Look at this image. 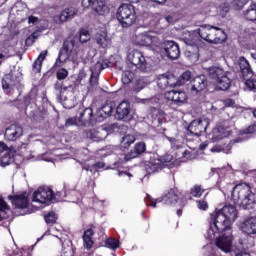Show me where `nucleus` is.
<instances>
[{
	"label": "nucleus",
	"instance_id": "48",
	"mask_svg": "<svg viewBox=\"0 0 256 256\" xmlns=\"http://www.w3.org/2000/svg\"><path fill=\"white\" fill-rule=\"evenodd\" d=\"M196 203L200 211H207V209H209V204L205 200H198Z\"/></svg>",
	"mask_w": 256,
	"mask_h": 256
},
{
	"label": "nucleus",
	"instance_id": "25",
	"mask_svg": "<svg viewBox=\"0 0 256 256\" xmlns=\"http://www.w3.org/2000/svg\"><path fill=\"white\" fill-rule=\"evenodd\" d=\"M109 132L105 128H98L97 130H90L86 133V137L91 141H103L107 138Z\"/></svg>",
	"mask_w": 256,
	"mask_h": 256
},
{
	"label": "nucleus",
	"instance_id": "41",
	"mask_svg": "<svg viewBox=\"0 0 256 256\" xmlns=\"http://www.w3.org/2000/svg\"><path fill=\"white\" fill-rule=\"evenodd\" d=\"M106 247H108V249H119V240L114 239V238H108L106 240Z\"/></svg>",
	"mask_w": 256,
	"mask_h": 256
},
{
	"label": "nucleus",
	"instance_id": "57",
	"mask_svg": "<svg viewBox=\"0 0 256 256\" xmlns=\"http://www.w3.org/2000/svg\"><path fill=\"white\" fill-rule=\"evenodd\" d=\"M98 75H93L91 74V78H90V85H92V87H95V85H97L98 83V78H97Z\"/></svg>",
	"mask_w": 256,
	"mask_h": 256
},
{
	"label": "nucleus",
	"instance_id": "49",
	"mask_svg": "<svg viewBox=\"0 0 256 256\" xmlns=\"http://www.w3.org/2000/svg\"><path fill=\"white\" fill-rule=\"evenodd\" d=\"M46 223H55L57 221V216L55 215V212H50L45 216Z\"/></svg>",
	"mask_w": 256,
	"mask_h": 256
},
{
	"label": "nucleus",
	"instance_id": "54",
	"mask_svg": "<svg viewBox=\"0 0 256 256\" xmlns=\"http://www.w3.org/2000/svg\"><path fill=\"white\" fill-rule=\"evenodd\" d=\"M181 79L183 81V83H187V81H190L191 79V72L190 71H186L181 75Z\"/></svg>",
	"mask_w": 256,
	"mask_h": 256
},
{
	"label": "nucleus",
	"instance_id": "50",
	"mask_svg": "<svg viewBox=\"0 0 256 256\" xmlns=\"http://www.w3.org/2000/svg\"><path fill=\"white\" fill-rule=\"evenodd\" d=\"M153 115H160L157 118H154V121H157L158 125H161L163 123V115L164 113L161 110H154Z\"/></svg>",
	"mask_w": 256,
	"mask_h": 256
},
{
	"label": "nucleus",
	"instance_id": "63",
	"mask_svg": "<svg viewBox=\"0 0 256 256\" xmlns=\"http://www.w3.org/2000/svg\"><path fill=\"white\" fill-rule=\"evenodd\" d=\"M37 21H39V18H37L35 16H30L28 18V23H37Z\"/></svg>",
	"mask_w": 256,
	"mask_h": 256
},
{
	"label": "nucleus",
	"instance_id": "1",
	"mask_svg": "<svg viewBox=\"0 0 256 256\" xmlns=\"http://www.w3.org/2000/svg\"><path fill=\"white\" fill-rule=\"evenodd\" d=\"M237 208L233 205H225L221 209H216L210 217L209 237L215 239L219 233L229 231L233 227V223L237 221Z\"/></svg>",
	"mask_w": 256,
	"mask_h": 256
},
{
	"label": "nucleus",
	"instance_id": "19",
	"mask_svg": "<svg viewBox=\"0 0 256 256\" xmlns=\"http://www.w3.org/2000/svg\"><path fill=\"white\" fill-rule=\"evenodd\" d=\"M164 51L169 59H179L181 51L179 50V45L173 41L164 42Z\"/></svg>",
	"mask_w": 256,
	"mask_h": 256
},
{
	"label": "nucleus",
	"instance_id": "13",
	"mask_svg": "<svg viewBox=\"0 0 256 256\" xmlns=\"http://www.w3.org/2000/svg\"><path fill=\"white\" fill-rule=\"evenodd\" d=\"M84 9H92L97 15H108L109 7L105 4V0H82Z\"/></svg>",
	"mask_w": 256,
	"mask_h": 256
},
{
	"label": "nucleus",
	"instance_id": "35",
	"mask_svg": "<svg viewBox=\"0 0 256 256\" xmlns=\"http://www.w3.org/2000/svg\"><path fill=\"white\" fill-rule=\"evenodd\" d=\"M47 57V51H42L38 58L35 60L33 64V69L35 73H41V66L43 65V60Z\"/></svg>",
	"mask_w": 256,
	"mask_h": 256
},
{
	"label": "nucleus",
	"instance_id": "11",
	"mask_svg": "<svg viewBox=\"0 0 256 256\" xmlns=\"http://www.w3.org/2000/svg\"><path fill=\"white\" fill-rule=\"evenodd\" d=\"M210 123L211 119H209L206 116H202L201 118L193 120L188 126L189 135L200 137V135H203V133L207 131V128L209 127Z\"/></svg>",
	"mask_w": 256,
	"mask_h": 256
},
{
	"label": "nucleus",
	"instance_id": "14",
	"mask_svg": "<svg viewBox=\"0 0 256 256\" xmlns=\"http://www.w3.org/2000/svg\"><path fill=\"white\" fill-rule=\"evenodd\" d=\"M164 99L166 102L172 104V105H178V107H181V105H185L187 103V93L183 91H167L164 93Z\"/></svg>",
	"mask_w": 256,
	"mask_h": 256
},
{
	"label": "nucleus",
	"instance_id": "60",
	"mask_svg": "<svg viewBox=\"0 0 256 256\" xmlns=\"http://www.w3.org/2000/svg\"><path fill=\"white\" fill-rule=\"evenodd\" d=\"M223 147L217 145V146H214L213 148H211V152L212 153H221V151H223Z\"/></svg>",
	"mask_w": 256,
	"mask_h": 256
},
{
	"label": "nucleus",
	"instance_id": "42",
	"mask_svg": "<svg viewBox=\"0 0 256 256\" xmlns=\"http://www.w3.org/2000/svg\"><path fill=\"white\" fill-rule=\"evenodd\" d=\"M244 84L249 91H253V89H256V76L251 79L246 78Z\"/></svg>",
	"mask_w": 256,
	"mask_h": 256
},
{
	"label": "nucleus",
	"instance_id": "23",
	"mask_svg": "<svg viewBox=\"0 0 256 256\" xmlns=\"http://www.w3.org/2000/svg\"><path fill=\"white\" fill-rule=\"evenodd\" d=\"M74 17H77V10L74 7L65 8L59 16L54 17V21L56 23H67L69 19H73Z\"/></svg>",
	"mask_w": 256,
	"mask_h": 256
},
{
	"label": "nucleus",
	"instance_id": "59",
	"mask_svg": "<svg viewBox=\"0 0 256 256\" xmlns=\"http://www.w3.org/2000/svg\"><path fill=\"white\" fill-rule=\"evenodd\" d=\"M144 103H146L147 105H151L153 103H159V99L158 98L145 99Z\"/></svg>",
	"mask_w": 256,
	"mask_h": 256
},
{
	"label": "nucleus",
	"instance_id": "7",
	"mask_svg": "<svg viewBox=\"0 0 256 256\" xmlns=\"http://www.w3.org/2000/svg\"><path fill=\"white\" fill-rule=\"evenodd\" d=\"M206 239L209 241H215L216 247L224 253H231V251H233V231L231 229L219 232L218 236L210 238L208 228Z\"/></svg>",
	"mask_w": 256,
	"mask_h": 256
},
{
	"label": "nucleus",
	"instance_id": "38",
	"mask_svg": "<svg viewBox=\"0 0 256 256\" xmlns=\"http://www.w3.org/2000/svg\"><path fill=\"white\" fill-rule=\"evenodd\" d=\"M79 39H80V43H87V41H90L91 34L89 33V30L82 28L79 31Z\"/></svg>",
	"mask_w": 256,
	"mask_h": 256
},
{
	"label": "nucleus",
	"instance_id": "43",
	"mask_svg": "<svg viewBox=\"0 0 256 256\" xmlns=\"http://www.w3.org/2000/svg\"><path fill=\"white\" fill-rule=\"evenodd\" d=\"M103 69H105L103 64L101 62H97L94 66L91 67V73L92 75H99Z\"/></svg>",
	"mask_w": 256,
	"mask_h": 256
},
{
	"label": "nucleus",
	"instance_id": "8",
	"mask_svg": "<svg viewBox=\"0 0 256 256\" xmlns=\"http://www.w3.org/2000/svg\"><path fill=\"white\" fill-rule=\"evenodd\" d=\"M132 41L134 45L140 47H150L154 51H157L161 47V39H159L153 32L139 33L133 36Z\"/></svg>",
	"mask_w": 256,
	"mask_h": 256
},
{
	"label": "nucleus",
	"instance_id": "15",
	"mask_svg": "<svg viewBox=\"0 0 256 256\" xmlns=\"http://www.w3.org/2000/svg\"><path fill=\"white\" fill-rule=\"evenodd\" d=\"M127 59L129 63H131L138 69H141L142 71H145L147 69V60L145 59L143 52L139 50H132L128 53Z\"/></svg>",
	"mask_w": 256,
	"mask_h": 256
},
{
	"label": "nucleus",
	"instance_id": "9",
	"mask_svg": "<svg viewBox=\"0 0 256 256\" xmlns=\"http://www.w3.org/2000/svg\"><path fill=\"white\" fill-rule=\"evenodd\" d=\"M55 89L59 91V99L65 109H73V107H75V102L73 101L75 87H73V85L63 86V83L58 81L55 84Z\"/></svg>",
	"mask_w": 256,
	"mask_h": 256
},
{
	"label": "nucleus",
	"instance_id": "45",
	"mask_svg": "<svg viewBox=\"0 0 256 256\" xmlns=\"http://www.w3.org/2000/svg\"><path fill=\"white\" fill-rule=\"evenodd\" d=\"M73 125H81V122H79V118L71 117L66 120L65 127H71Z\"/></svg>",
	"mask_w": 256,
	"mask_h": 256
},
{
	"label": "nucleus",
	"instance_id": "55",
	"mask_svg": "<svg viewBox=\"0 0 256 256\" xmlns=\"http://www.w3.org/2000/svg\"><path fill=\"white\" fill-rule=\"evenodd\" d=\"M0 211H4V212L9 211V205H7V203H5V201L1 197H0Z\"/></svg>",
	"mask_w": 256,
	"mask_h": 256
},
{
	"label": "nucleus",
	"instance_id": "34",
	"mask_svg": "<svg viewBox=\"0 0 256 256\" xmlns=\"http://www.w3.org/2000/svg\"><path fill=\"white\" fill-rule=\"evenodd\" d=\"M135 143V136L133 134H126L121 139V147L129 149Z\"/></svg>",
	"mask_w": 256,
	"mask_h": 256
},
{
	"label": "nucleus",
	"instance_id": "10",
	"mask_svg": "<svg viewBox=\"0 0 256 256\" xmlns=\"http://www.w3.org/2000/svg\"><path fill=\"white\" fill-rule=\"evenodd\" d=\"M32 201L41 205H49V203L55 201V192L49 187H39L34 191Z\"/></svg>",
	"mask_w": 256,
	"mask_h": 256
},
{
	"label": "nucleus",
	"instance_id": "31",
	"mask_svg": "<svg viewBox=\"0 0 256 256\" xmlns=\"http://www.w3.org/2000/svg\"><path fill=\"white\" fill-rule=\"evenodd\" d=\"M15 149H10L8 152L4 154V156L1 159V167H7V165H11L13 163V159L16 155Z\"/></svg>",
	"mask_w": 256,
	"mask_h": 256
},
{
	"label": "nucleus",
	"instance_id": "32",
	"mask_svg": "<svg viewBox=\"0 0 256 256\" xmlns=\"http://www.w3.org/2000/svg\"><path fill=\"white\" fill-rule=\"evenodd\" d=\"M95 232H93V229H87L85 232H84V235H83V241H84V247L86 249H91V247H93V235H94Z\"/></svg>",
	"mask_w": 256,
	"mask_h": 256
},
{
	"label": "nucleus",
	"instance_id": "20",
	"mask_svg": "<svg viewBox=\"0 0 256 256\" xmlns=\"http://www.w3.org/2000/svg\"><path fill=\"white\" fill-rule=\"evenodd\" d=\"M165 167V162L159 156H154L150 159V161L146 164V171L147 173H157L161 171Z\"/></svg>",
	"mask_w": 256,
	"mask_h": 256
},
{
	"label": "nucleus",
	"instance_id": "44",
	"mask_svg": "<svg viewBox=\"0 0 256 256\" xmlns=\"http://www.w3.org/2000/svg\"><path fill=\"white\" fill-rule=\"evenodd\" d=\"M68 75H69V71H67V69L65 68H62L57 72V79L59 81H63V79H67Z\"/></svg>",
	"mask_w": 256,
	"mask_h": 256
},
{
	"label": "nucleus",
	"instance_id": "40",
	"mask_svg": "<svg viewBox=\"0 0 256 256\" xmlns=\"http://www.w3.org/2000/svg\"><path fill=\"white\" fill-rule=\"evenodd\" d=\"M145 87H147V81H145V79H140L135 82L133 91H136V93H139V91H141L142 89H145Z\"/></svg>",
	"mask_w": 256,
	"mask_h": 256
},
{
	"label": "nucleus",
	"instance_id": "53",
	"mask_svg": "<svg viewBox=\"0 0 256 256\" xmlns=\"http://www.w3.org/2000/svg\"><path fill=\"white\" fill-rule=\"evenodd\" d=\"M15 149L13 147H8L4 142H0V153H9V150Z\"/></svg>",
	"mask_w": 256,
	"mask_h": 256
},
{
	"label": "nucleus",
	"instance_id": "52",
	"mask_svg": "<svg viewBox=\"0 0 256 256\" xmlns=\"http://www.w3.org/2000/svg\"><path fill=\"white\" fill-rule=\"evenodd\" d=\"M39 38V32H34L26 39L27 44L35 43V39Z\"/></svg>",
	"mask_w": 256,
	"mask_h": 256
},
{
	"label": "nucleus",
	"instance_id": "28",
	"mask_svg": "<svg viewBox=\"0 0 256 256\" xmlns=\"http://www.w3.org/2000/svg\"><path fill=\"white\" fill-rule=\"evenodd\" d=\"M239 65L242 72V77L245 79H248V77H251L253 75V71L251 70V65L249 64V61L245 59V57L239 58Z\"/></svg>",
	"mask_w": 256,
	"mask_h": 256
},
{
	"label": "nucleus",
	"instance_id": "21",
	"mask_svg": "<svg viewBox=\"0 0 256 256\" xmlns=\"http://www.w3.org/2000/svg\"><path fill=\"white\" fill-rule=\"evenodd\" d=\"M130 114L131 104L127 101L120 102L116 108V119L120 121L123 119H129Z\"/></svg>",
	"mask_w": 256,
	"mask_h": 256
},
{
	"label": "nucleus",
	"instance_id": "46",
	"mask_svg": "<svg viewBox=\"0 0 256 256\" xmlns=\"http://www.w3.org/2000/svg\"><path fill=\"white\" fill-rule=\"evenodd\" d=\"M247 3H249V0H234L233 5L235 9H243Z\"/></svg>",
	"mask_w": 256,
	"mask_h": 256
},
{
	"label": "nucleus",
	"instance_id": "47",
	"mask_svg": "<svg viewBox=\"0 0 256 256\" xmlns=\"http://www.w3.org/2000/svg\"><path fill=\"white\" fill-rule=\"evenodd\" d=\"M203 188L201 186H194L191 190V193L194 197H201L203 195Z\"/></svg>",
	"mask_w": 256,
	"mask_h": 256
},
{
	"label": "nucleus",
	"instance_id": "51",
	"mask_svg": "<svg viewBox=\"0 0 256 256\" xmlns=\"http://www.w3.org/2000/svg\"><path fill=\"white\" fill-rule=\"evenodd\" d=\"M17 85V83H7V80L6 79H3L2 80V87L4 89V91H6V93H9V89L13 86Z\"/></svg>",
	"mask_w": 256,
	"mask_h": 256
},
{
	"label": "nucleus",
	"instance_id": "33",
	"mask_svg": "<svg viewBox=\"0 0 256 256\" xmlns=\"http://www.w3.org/2000/svg\"><path fill=\"white\" fill-rule=\"evenodd\" d=\"M185 55L192 61V63H196L199 61V48L189 46L185 52Z\"/></svg>",
	"mask_w": 256,
	"mask_h": 256
},
{
	"label": "nucleus",
	"instance_id": "37",
	"mask_svg": "<svg viewBox=\"0 0 256 256\" xmlns=\"http://www.w3.org/2000/svg\"><path fill=\"white\" fill-rule=\"evenodd\" d=\"M111 113H113V106L110 104L104 105L100 110H99V115L105 119V117L111 116Z\"/></svg>",
	"mask_w": 256,
	"mask_h": 256
},
{
	"label": "nucleus",
	"instance_id": "36",
	"mask_svg": "<svg viewBox=\"0 0 256 256\" xmlns=\"http://www.w3.org/2000/svg\"><path fill=\"white\" fill-rule=\"evenodd\" d=\"M244 17L248 21H256V2L252 3L249 9L244 12Z\"/></svg>",
	"mask_w": 256,
	"mask_h": 256
},
{
	"label": "nucleus",
	"instance_id": "39",
	"mask_svg": "<svg viewBox=\"0 0 256 256\" xmlns=\"http://www.w3.org/2000/svg\"><path fill=\"white\" fill-rule=\"evenodd\" d=\"M133 77H135L133 72L124 71L122 74V83H124V85H129V83H131V81H133Z\"/></svg>",
	"mask_w": 256,
	"mask_h": 256
},
{
	"label": "nucleus",
	"instance_id": "17",
	"mask_svg": "<svg viewBox=\"0 0 256 256\" xmlns=\"http://www.w3.org/2000/svg\"><path fill=\"white\" fill-rule=\"evenodd\" d=\"M238 228L246 235H256V216H251L240 221Z\"/></svg>",
	"mask_w": 256,
	"mask_h": 256
},
{
	"label": "nucleus",
	"instance_id": "56",
	"mask_svg": "<svg viewBox=\"0 0 256 256\" xmlns=\"http://www.w3.org/2000/svg\"><path fill=\"white\" fill-rule=\"evenodd\" d=\"M163 163H164V167L167 166V163H171L173 161V157L171 155H166L163 158H161Z\"/></svg>",
	"mask_w": 256,
	"mask_h": 256
},
{
	"label": "nucleus",
	"instance_id": "29",
	"mask_svg": "<svg viewBox=\"0 0 256 256\" xmlns=\"http://www.w3.org/2000/svg\"><path fill=\"white\" fill-rule=\"evenodd\" d=\"M145 151H146L145 142L137 143L134 147V150L130 151L129 154L125 156V159L127 161H131V159H135L136 157H139V155H141V153H145Z\"/></svg>",
	"mask_w": 256,
	"mask_h": 256
},
{
	"label": "nucleus",
	"instance_id": "3",
	"mask_svg": "<svg viewBox=\"0 0 256 256\" xmlns=\"http://www.w3.org/2000/svg\"><path fill=\"white\" fill-rule=\"evenodd\" d=\"M67 59L73 61V63L79 59V42H77V38L75 37H70L64 42L63 48L56 60L55 67H61Z\"/></svg>",
	"mask_w": 256,
	"mask_h": 256
},
{
	"label": "nucleus",
	"instance_id": "58",
	"mask_svg": "<svg viewBox=\"0 0 256 256\" xmlns=\"http://www.w3.org/2000/svg\"><path fill=\"white\" fill-rule=\"evenodd\" d=\"M246 134L256 133V122L249 126L247 130L245 131Z\"/></svg>",
	"mask_w": 256,
	"mask_h": 256
},
{
	"label": "nucleus",
	"instance_id": "61",
	"mask_svg": "<svg viewBox=\"0 0 256 256\" xmlns=\"http://www.w3.org/2000/svg\"><path fill=\"white\" fill-rule=\"evenodd\" d=\"M226 13H229V5L225 4L222 11L220 12V15L222 17H225Z\"/></svg>",
	"mask_w": 256,
	"mask_h": 256
},
{
	"label": "nucleus",
	"instance_id": "18",
	"mask_svg": "<svg viewBox=\"0 0 256 256\" xmlns=\"http://www.w3.org/2000/svg\"><path fill=\"white\" fill-rule=\"evenodd\" d=\"M8 198L12 200V205L17 209H27V207H29V194L27 192H23L16 196H8Z\"/></svg>",
	"mask_w": 256,
	"mask_h": 256
},
{
	"label": "nucleus",
	"instance_id": "5",
	"mask_svg": "<svg viewBox=\"0 0 256 256\" xmlns=\"http://www.w3.org/2000/svg\"><path fill=\"white\" fill-rule=\"evenodd\" d=\"M208 75L214 81L220 91H227L231 87V73L221 67L213 66L208 68Z\"/></svg>",
	"mask_w": 256,
	"mask_h": 256
},
{
	"label": "nucleus",
	"instance_id": "26",
	"mask_svg": "<svg viewBox=\"0 0 256 256\" xmlns=\"http://www.w3.org/2000/svg\"><path fill=\"white\" fill-rule=\"evenodd\" d=\"M95 41L100 47H103V49L111 45V38H109L105 30H100L96 33Z\"/></svg>",
	"mask_w": 256,
	"mask_h": 256
},
{
	"label": "nucleus",
	"instance_id": "2",
	"mask_svg": "<svg viewBox=\"0 0 256 256\" xmlns=\"http://www.w3.org/2000/svg\"><path fill=\"white\" fill-rule=\"evenodd\" d=\"M255 197V193L251 191V186L248 184H238L233 188L232 201L243 209H251L255 205Z\"/></svg>",
	"mask_w": 256,
	"mask_h": 256
},
{
	"label": "nucleus",
	"instance_id": "30",
	"mask_svg": "<svg viewBox=\"0 0 256 256\" xmlns=\"http://www.w3.org/2000/svg\"><path fill=\"white\" fill-rule=\"evenodd\" d=\"M79 123L81 125H87V123H91V119H93V109L86 108L83 112L80 113Z\"/></svg>",
	"mask_w": 256,
	"mask_h": 256
},
{
	"label": "nucleus",
	"instance_id": "4",
	"mask_svg": "<svg viewBox=\"0 0 256 256\" xmlns=\"http://www.w3.org/2000/svg\"><path fill=\"white\" fill-rule=\"evenodd\" d=\"M201 39L212 45H221L227 41V33L225 30L212 25H202L198 29Z\"/></svg>",
	"mask_w": 256,
	"mask_h": 256
},
{
	"label": "nucleus",
	"instance_id": "12",
	"mask_svg": "<svg viewBox=\"0 0 256 256\" xmlns=\"http://www.w3.org/2000/svg\"><path fill=\"white\" fill-rule=\"evenodd\" d=\"M179 199V192L176 190H170L164 197L153 199L151 196H147L148 207H157V204L163 203L164 205H175Z\"/></svg>",
	"mask_w": 256,
	"mask_h": 256
},
{
	"label": "nucleus",
	"instance_id": "24",
	"mask_svg": "<svg viewBox=\"0 0 256 256\" xmlns=\"http://www.w3.org/2000/svg\"><path fill=\"white\" fill-rule=\"evenodd\" d=\"M159 89H167V87H175V78L167 74H161L156 78Z\"/></svg>",
	"mask_w": 256,
	"mask_h": 256
},
{
	"label": "nucleus",
	"instance_id": "16",
	"mask_svg": "<svg viewBox=\"0 0 256 256\" xmlns=\"http://www.w3.org/2000/svg\"><path fill=\"white\" fill-rule=\"evenodd\" d=\"M231 135V129L226 124H220L216 126L212 132L209 134V139L213 141V143H217V141H221L223 139H227Z\"/></svg>",
	"mask_w": 256,
	"mask_h": 256
},
{
	"label": "nucleus",
	"instance_id": "64",
	"mask_svg": "<svg viewBox=\"0 0 256 256\" xmlns=\"http://www.w3.org/2000/svg\"><path fill=\"white\" fill-rule=\"evenodd\" d=\"M168 140L172 143L173 147H179L175 138H168Z\"/></svg>",
	"mask_w": 256,
	"mask_h": 256
},
{
	"label": "nucleus",
	"instance_id": "6",
	"mask_svg": "<svg viewBox=\"0 0 256 256\" xmlns=\"http://www.w3.org/2000/svg\"><path fill=\"white\" fill-rule=\"evenodd\" d=\"M116 19H118L120 25L127 29L131 27L137 21V14L135 12V6L131 4H122L116 12Z\"/></svg>",
	"mask_w": 256,
	"mask_h": 256
},
{
	"label": "nucleus",
	"instance_id": "22",
	"mask_svg": "<svg viewBox=\"0 0 256 256\" xmlns=\"http://www.w3.org/2000/svg\"><path fill=\"white\" fill-rule=\"evenodd\" d=\"M23 136V128L17 125H11L5 131L6 141H17L20 137Z\"/></svg>",
	"mask_w": 256,
	"mask_h": 256
},
{
	"label": "nucleus",
	"instance_id": "62",
	"mask_svg": "<svg viewBox=\"0 0 256 256\" xmlns=\"http://www.w3.org/2000/svg\"><path fill=\"white\" fill-rule=\"evenodd\" d=\"M93 167H94V169H103V167H105V163L98 162Z\"/></svg>",
	"mask_w": 256,
	"mask_h": 256
},
{
	"label": "nucleus",
	"instance_id": "27",
	"mask_svg": "<svg viewBox=\"0 0 256 256\" xmlns=\"http://www.w3.org/2000/svg\"><path fill=\"white\" fill-rule=\"evenodd\" d=\"M191 83L192 91H196V93H199L207 87V77H205V75L197 76L193 79Z\"/></svg>",
	"mask_w": 256,
	"mask_h": 256
}]
</instances>
